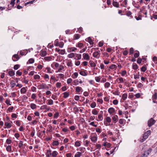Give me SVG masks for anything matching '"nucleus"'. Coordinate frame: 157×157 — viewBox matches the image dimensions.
Masks as SVG:
<instances>
[{
	"mask_svg": "<svg viewBox=\"0 0 157 157\" xmlns=\"http://www.w3.org/2000/svg\"><path fill=\"white\" fill-rule=\"evenodd\" d=\"M26 92V90L25 87L22 88L21 90V92L22 94H24Z\"/></svg>",
	"mask_w": 157,
	"mask_h": 157,
	"instance_id": "obj_18",
	"label": "nucleus"
},
{
	"mask_svg": "<svg viewBox=\"0 0 157 157\" xmlns=\"http://www.w3.org/2000/svg\"><path fill=\"white\" fill-rule=\"evenodd\" d=\"M61 86V84L60 82H57L56 84V86L58 88H60Z\"/></svg>",
	"mask_w": 157,
	"mask_h": 157,
	"instance_id": "obj_46",
	"label": "nucleus"
},
{
	"mask_svg": "<svg viewBox=\"0 0 157 157\" xmlns=\"http://www.w3.org/2000/svg\"><path fill=\"white\" fill-rule=\"evenodd\" d=\"M124 121V119H120V120L119 121V123L121 124H122L123 123V121Z\"/></svg>",
	"mask_w": 157,
	"mask_h": 157,
	"instance_id": "obj_62",
	"label": "nucleus"
},
{
	"mask_svg": "<svg viewBox=\"0 0 157 157\" xmlns=\"http://www.w3.org/2000/svg\"><path fill=\"white\" fill-rule=\"evenodd\" d=\"M5 125L8 128H10L12 126L11 124L10 123L7 122H5Z\"/></svg>",
	"mask_w": 157,
	"mask_h": 157,
	"instance_id": "obj_13",
	"label": "nucleus"
},
{
	"mask_svg": "<svg viewBox=\"0 0 157 157\" xmlns=\"http://www.w3.org/2000/svg\"><path fill=\"white\" fill-rule=\"evenodd\" d=\"M134 49L133 48H131L130 49L129 53L130 54H132L133 53Z\"/></svg>",
	"mask_w": 157,
	"mask_h": 157,
	"instance_id": "obj_49",
	"label": "nucleus"
},
{
	"mask_svg": "<svg viewBox=\"0 0 157 157\" xmlns=\"http://www.w3.org/2000/svg\"><path fill=\"white\" fill-rule=\"evenodd\" d=\"M68 49L70 50V52H74L75 51V50H76L77 49V48H74V47H72L71 48H68Z\"/></svg>",
	"mask_w": 157,
	"mask_h": 157,
	"instance_id": "obj_30",
	"label": "nucleus"
},
{
	"mask_svg": "<svg viewBox=\"0 0 157 157\" xmlns=\"http://www.w3.org/2000/svg\"><path fill=\"white\" fill-rule=\"evenodd\" d=\"M98 112L95 109H94L92 111V113L94 115H97L98 113Z\"/></svg>",
	"mask_w": 157,
	"mask_h": 157,
	"instance_id": "obj_35",
	"label": "nucleus"
},
{
	"mask_svg": "<svg viewBox=\"0 0 157 157\" xmlns=\"http://www.w3.org/2000/svg\"><path fill=\"white\" fill-rule=\"evenodd\" d=\"M80 35L78 34H75L74 35V37L75 39H78L80 37Z\"/></svg>",
	"mask_w": 157,
	"mask_h": 157,
	"instance_id": "obj_39",
	"label": "nucleus"
},
{
	"mask_svg": "<svg viewBox=\"0 0 157 157\" xmlns=\"http://www.w3.org/2000/svg\"><path fill=\"white\" fill-rule=\"evenodd\" d=\"M72 81V79L71 78H68V79H67V82L68 84H69Z\"/></svg>",
	"mask_w": 157,
	"mask_h": 157,
	"instance_id": "obj_63",
	"label": "nucleus"
},
{
	"mask_svg": "<svg viewBox=\"0 0 157 157\" xmlns=\"http://www.w3.org/2000/svg\"><path fill=\"white\" fill-rule=\"evenodd\" d=\"M90 139L93 142L95 143L97 140V137L96 136H95L91 137Z\"/></svg>",
	"mask_w": 157,
	"mask_h": 157,
	"instance_id": "obj_11",
	"label": "nucleus"
},
{
	"mask_svg": "<svg viewBox=\"0 0 157 157\" xmlns=\"http://www.w3.org/2000/svg\"><path fill=\"white\" fill-rule=\"evenodd\" d=\"M59 115V113L58 112H56V113L54 114V118L56 119L57 118Z\"/></svg>",
	"mask_w": 157,
	"mask_h": 157,
	"instance_id": "obj_36",
	"label": "nucleus"
},
{
	"mask_svg": "<svg viewBox=\"0 0 157 157\" xmlns=\"http://www.w3.org/2000/svg\"><path fill=\"white\" fill-rule=\"evenodd\" d=\"M17 74L19 76H21L22 75V72H20L19 70L17 71L16 72Z\"/></svg>",
	"mask_w": 157,
	"mask_h": 157,
	"instance_id": "obj_64",
	"label": "nucleus"
},
{
	"mask_svg": "<svg viewBox=\"0 0 157 157\" xmlns=\"http://www.w3.org/2000/svg\"><path fill=\"white\" fill-rule=\"evenodd\" d=\"M19 67V65L18 64H16L14 66L13 68L15 70H17Z\"/></svg>",
	"mask_w": 157,
	"mask_h": 157,
	"instance_id": "obj_56",
	"label": "nucleus"
},
{
	"mask_svg": "<svg viewBox=\"0 0 157 157\" xmlns=\"http://www.w3.org/2000/svg\"><path fill=\"white\" fill-rule=\"evenodd\" d=\"M96 105V104L95 102H92L91 104V106L92 108H94Z\"/></svg>",
	"mask_w": 157,
	"mask_h": 157,
	"instance_id": "obj_40",
	"label": "nucleus"
},
{
	"mask_svg": "<svg viewBox=\"0 0 157 157\" xmlns=\"http://www.w3.org/2000/svg\"><path fill=\"white\" fill-rule=\"evenodd\" d=\"M100 56V53L98 52H95L93 54V56L97 59H98Z\"/></svg>",
	"mask_w": 157,
	"mask_h": 157,
	"instance_id": "obj_5",
	"label": "nucleus"
},
{
	"mask_svg": "<svg viewBox=\"0 0 157 157\" xmlns=\"http://www.w3.org/2000/svg\"><path fill=\"white\" fill-rule=\"evenodd\" d=\"M40 78V76L38 75H36L34 76V78L35 79H39Z\"/></svg>",
	"mask_w": 157,
	"mask_h": 157,
	"instance_id": "obj_47",
	"label": "nucleus"
},
{
	"mask_svg": "<svg viewBox=\"0 0 157 157\" xmlns=\"http://www.w3.org/2000/svg\"><path fill=\"white\" fill-rule=\"evenodd\" d=\"M117 67V66L115 64H112L109 67V68L112 69H114L115 68H116Z\"/></svg>",
	"mask_w": 157,
	"mask_h": 157,
	"instance_id": "obj_29",
	"label": "nucleus"
},
{
	"mask_svg": "<svg viewBox=\"0 0 157 157\" xmlns=\"http://www.w3.org/2000/svg\"><path fill=\"white\" fill-rule=\"evenodd\" d=\"M60 68L58 69V71H56V72L57 73L59 71H61L64 68L63 67L62 65H60Z\"/></svg>",
	"mask_w": 157,
	"mask_h": 157,
	"instance_id": "obj_42",
	"label": "nucleus"
},
{
	"mask_svg": "<svg viewBox=\"0 0 157 157\" xmlns=\"http://www.w3.org/2000/svg\"><path fill=\"white\" fill-rule=\"evenodd\" d=\"M108 111L110 114H114L115 112L114 109H109Z\"/></svg>",
	"mask_w": 157,
	"mask_h": 157,
	"instance_id": "obj_9",
	"label": "nucleus"
},
{
	"mask_svg": "<svg viewBox=\"0 0 157 157\" xmlns=\"http://www.w3.org/2000/svg\"><path fill=\"white\" fill-rule=\"evenodd\" d=\"M16 124L17 125L19 126L21 125L20 121H16Z\"/></svg>",
	"mask_w": 157,
	"mask_h": 157,
	"instance_id": "obj_59",
	"label": "nucleus"
},
{
	"mask_svg": "<svg viewBox=\"0 0 157 157\" xmlns=\"http://www.w3.org/2000/svg\"><path fill=\"white\" fill-rule=\"evenodd\" d=\"M125 80V79H124L122 78L121 77L117 78L116 80V81L119 83H123L124 81Z\"/></svg>",
	"mask_w": 157,
	"mask_h": 157,
	"instance_id": "obj_6",
	"label": "nucleus"
},
{
	"mask_svg": "<svg viewBox=\"0 0 157 157\" xmlns=\"http://www.w3.org/2000/svg\"><path fill=\"white\" fill-rule=\"evenodd\" d=\"M101 145L100 144H97L96 145V147L97 149H100L101 148Z\"/></svg>",
	"mask_w": 157,
	"mask_h": 157,
	"instance_id": "obj_60",
	"label": "nucleus"
},
{
	"mask_svg": "<svg viewBox=\"0 0 157 157\" xmlns=\"http://www.w3.org/2000/svg\"><path fill=\"white\" fill-rule=\"evenodd\" d=\"M52 155L51 151L50 150H48L46 153L47 157H49L50 155Z\"/></svg>",
	"mask_w": 157,
	"mask_h": 157,
	"instance_id": "obj_19",
	"label": "nucleus"
},
{
	"mask_svg": "<svg viewBox=\"0 0 157 157\" xmlns=\"http://www.w3.org/2000/svg\"><path fill=\"white\" fill-rule=\"evenodd\" d=\"M83 56L85 59L86 60H89L90 57L88 54L84 53L83 54Z\"/></svg>",
	"mask_w": 157,
	"mask_h": 157,
	"instance_id": "obj_8",
	"label": "nucleus"
},
{
	"mask_svg": "<svg viewBox=\"0 0 157 157\" xmlns=\"http://www.w3.org/2000/svg\"><path fill=\"white\" fill-rule=\"evenodd\" d=\"M110 84L108 82H106L105 83V88H108L110 86Z\"/></svg>",
	"mask_w": 157,
	"mask_h": 157,
	"instance_id": "obj_38",
	"label": "nucleus"
},
{
	"mask_svg": "<svg viewBox=\"0 0 157 157\" xmlns=\"http://www.w3.org/2000/svg\"><path fill=\"white\" fill-rule=\"evenodd\" d=\"M151 132L150 130H148L144 134L143 136V139H142V140L141 142H142L144 141V140L147 138L148 136L151 134Z\"/></svg>",
	"mask_w": 157,
	"mask_h": 157,
	"instance_id": "obj_2",
	"label": "nucleus"
},
{
	"mask_svg": "<svg viewBox=\"0 0 157 157\" xmlns=\"http://www.w3.org/2000/svg\"><path fill=\"white\" fill-rule=\"evenodd\" d=\"M67 65L68 67H72V66L71 62H68Z\"/></svg>",
	"mask_w": 157,
	"mask_h": 157,
	"instance_id": "obj_61",
	"label": "nucleus"
},
{
	"mask_svg": "<svg viewBox=\"0 0 157 157\" xmlns=\"http://www.w3.org/2000/svg\"><path fill=\"white\" fill-rule=\"evenodd\" d=\"M6 150L7 151L9 152H11V146L10 145H8L6 148Z\"/></svg>",
	"mask_w": 157,
	"mask_h": 157,
	"instance_id": "obj_28",
	"label": "nucleus"
},
{
	"mask_svg": "<svg viewBox=\"0 0 157 157\" xmlns=\"http://www.w3.org/2000/svg\"><path fill=\"white\" fill-rule=\"evenodd\" d=\"M13 57H14L16 59H13V60L14 61H16L19 59V57L17 55H14L13 56Z\"/></svg>",
	"mask_w": 157,
	"mask_h": 157,
	"instance_id": "obj_20",
	"label": "nucleus"
},
{
	"mask_svg": "<svg viewBox=\"0 0 157 157\" xmlns=\"http://www.w3.org/2000/svg\"><path fill=\"white\" fill-rule=\"evenodd\" d=\"M112 119L114 123H116L117 121L118 117L117 115H114L112 117Z\"/></svg>",
	"mask_w": 157,
	"mask_h": 157,
	"instance_id": "obj_10",
	"label": "nucleus"
},
{
	"mask_svg": "<svg viewBox=\"0 0 157 157\" xmlns=\"http://www.w3.org/2000/svg\"><path fill=\"white\" fill-rule=\"evenodd\" d=\"M79 74L82 76H85L87 75V74L84 71H80L79 72Z\"/></svg>",
	"mask_w": 157,
	"mask_h": 157,
	"instance_id": "obj_22",
	"label": "nucleus"
},
{
	"mask_svg": "<svg viewBox=\"0 0 157 157\" xmlns=\"http://www.w3.org/2000/svg\"><path fill=\"white\" fill-rule=\"evenodd\" d=\"M9 74L11 76H13L15 75L14 71L13 70L10 71H9Z\"/></svg>",
	"mask_w": 157,
	"mask_h": 157,
	"instance_id": "obj_14",
	"label": "nucleus"
},
{
	"mask_svg": "<svg viewBox=\"0 0 157 157\" xmlns=\"http://www.w3.org/2000/svg\"><path fill=\"white\" fill-rule=\"evenodd\" d=\"M63 42H62L60 43V44H59L58 46H59V47L62 48L63 47Z\"/></svg>",
	"mask_w": 157,
	"mask_h": 157,
	"instance_id": "obj_48",
	"label": "nucleus"
},
{
	"mask_svg": "<svg viewBox=\"0 0 157 157\" xmlns=\"http://www.w3.org/2000/svg\"><path fill=\"white\" fill-rule=\"evenodd\" d=\"M81 142L80 141H76L75 144V146L76 147L80 146L81 145Z\"/></svg>",
	"mask_w": 157,
	"mask_h": 157,
	"instance_id": "obj_17",
	"label": "nucleus"
},
{
	"mask_svg": "<svg viewBox=\"0 0 157 157\" xmlns=\"http://www.w3.org/2000/svg\"><path fill=\"white\" fill-rule=\"evenodd\" d=\"M58 153L56 151H54L52 152V155L53 157H56V156L57 155Z\"/></svg>",
	"mask_w": 157,
	"mask_h": 157,
	"instance_id": "obj_23",
	"label": "nucleus"
},
{
	"mask_svg": "<svg viewBox=\"0 0 157 157\" xmlns=\"http://www.w3.org/2000/svg\"><path fill=\"white\" fill-rule=\"evenodd\" d=\"M12 141L11 140L7 139L6 140V143L8 144H10L11 143Z\"/></svg>",
	"mask_w": 157,
	"mask_h": 157,
	"instance_id": "obj_54",
	"label": "nucleus"
},
{
	"mask_svg": "<svg viewBox=\"0 0 157 157\" xmlns=\"http://www.w3.org/2000/svg\"><path fill=\"white\" fill-rule=\"evenodd\" d=\"M138 67L136 64L133 65L132 66V68L133 69L136 70L138 68Z\"/></svg>",
	"mask_w": 157,
	"mask_h": 157,
	"instance_id": "obj_50",
	"label": "nucleus"
},
{
	"mask_svg": "<svg viewBox=\"0 0 157 157\" xmlns=\"http://www.w3.org/2000/svg\"><path fill=\"white\" fill-rule=\"evenodd\" d=\"M98 117L100 121H101L103 119L102 116L101 114L99 115Z\"/></svg>",
	"mask_w": 157,
	"mask_h": 157,
	"instance_id": "obj_51",
	"label": "nucleus"
},
{
	"mask_svg": "<svg viewBox=\"0 0 157 157\" xmlns=\"http://www.w3.org/2000/svg\"><path fill=\"white\" fill-rule=\"evenodd\" d=\"M82 155V153L79 152H77L75 155V157H79Z\"/></svg>",
	"mask_w": 157,
	"mask_h": 157,
	"instance_id": "obj_21",
	"label": "nucleus"
},
{
	"mask_svg": "<svg viewBox=\"0 0 157 157\" xmlns=\"http://www.w3.org/2000/svg\"><path fill=\"white\" fill-rule=\"evenodd\" d=\"M52 98L55 100H56L57 99V97L54 94H52Z\"/></svg>",
	"mask_w": 157,
	"mask_h": 157,
	"instance_id": "obj_57",
	"label": "nucleus"
},
{
	"mask_svg": "<svg viewBox=\"0 0 157 157\" xmlns=\"http://www.w3.org/2000/svg\"><path fill=\"white\" fill-rule=\"evenodd\" d=\"M113 5L116 7H119V3L117 2L113 1Z\"/></svg>",
	"mask_w": 157,
	"mask_h": 157,
	"instance_id": "obj_12",
	"label": "nucleus"
},
{
	"mask_svg": "<svg viewBox=\"0 0 157 157\" xmlns=\"http://www.w3.org/2000/svg\"><path fill=\"white\" fill-rule=\"evenodd\" d=\"M87 40L88 42L90 44H93V42L90 37H88Z\"/></svg>",
	"mask_w": 157,
	"mask_h": 157,
	"instance_id": "obj_25",
	"label": "nucleus"
},
{
	"mask_svg": "<svg viewBox=\"0 0 157 157\" xmlns=\"http://www.w3.org/2000/svg\"><path fill=\"white\" fill-rule=\"evenodd\" d=\"M75 54L73 53H71L68 55L67 56L69 58H72L74 57Z\"/></svg>",
	"mask_w": 157,
	"mask_h": 157,
	"instance_id": "obj_26",
	"label": "nucleus"
},
{
	"mask_svg": "<svg viewBox=\"0 0 157 157\" xmlns=\"http://www.w3.org/2000/svg\"><path fill=\"white\" fill-rule=\"evenodd\" d=\"M155 121L153 118H151L148 121V125L149 127H150L153 125L155 123Z\"/></svg>",
	"mask_w": 157,
	"mask_h": 157,
	"instance_id": "obj_4",
	"label": "nucleus"
},
{
	"mask_svg": "<svg viewBox=\"0 0 157 157\" xmlns=\"http://www.w3.org/2000/svg\"><path fill=\"white\" fill-rule=\"evenodd\" d=\"M152 99L153 102L157 103V101H156L157 99V90H154V94L152 97Z\"/></svg>",
	"mask_w": 157,
	"mask_h": 157,
	"instance_id": "obj_1",
	"label": "nucleus"
},
{
	"mask_svg": "<svg viewBox=\"0 0 157 157\" xmlns=\"http://www.w3.org/2000/svg\"><path fill=\"white\" fill-rule=\"evenodd\" d=\"M53 64H54V66L56 67H58L59 66V64L56 62H54L53 63Z\"/></svg>",
	"mask_w": 157,
	"mask_h": 157,
	"instance_id": "obj_44",
	"label": "nucleus"
},
{
	"mask_svg": "<svg viewBox=\"0 0 157 157\" xmlns=\"http://www.w3.org/2000/svg\"><path fill=\"white\" fill-rule=\"evenodd\" d=\"M101 78L98 77H95V80L98 82H99L100 81Z\"/></svg>",
	"mask_w": 157,
	"mask_h": 157,
	"instance_id": "obj_41",
	"label": "nucleus"
},
{
	"mask_svg": "<svg viewBox=\"0 0 157 157\" xmlns=\"http://www.w3.org/2000/svg\"><path fill=\"white\" fill-rule=\"evenodd\" d=\"M63 97L65 98H67L69 95V93L67 92H64L63 93Z\"/></svg>",
	"mask_w": 157,
	"mask_h": 157,
	"instance_id": "obj_33",
	"label": "nucleus"
},
{
	"mask_svg": "<svg viewBox=\"0 0 157 157\" xmlns=\"http://www.w3.org/2000/svg\"><path fill=\"white\" fill-rule=\"evenodd\" d=\"M23 142L22 141H20L19 143L18 144V147L19 148H21L23 145Z\"/></svg>",
	"mask_w": 157,
	"mask_h": 157,
	"instance_id": "obj_34",
	"label": "nucleus"
},
{
	"mask_svg": "<svg viewBox=\"0 0 157 157\" xmlns=\"http://www.w3.org/2000/svg\"><path fill=\"white\" fill-rule=\"evenodd\" d=\"M65 49L64 50H60L59 54L61 55H63L65 54Z\"/></svg>",
	"mask_w": 157,
	"mask_h": 157,
	"instance_id": "obj_31",
	"label": "nucleus"
},
{
	"mask_svg": "<svg viewBox=\"0 0 157 157\" xmlns=\"http://www.w3.org/2000/svg\"><path fill=\"white\" fill-rule=\"evenodd\" d=\"M34 59L32 58L30 59L29 60V61L30 63H33L34 62Z\"/></svg>",
	"mask_w": 157,
	"mask_h": 157,
	"instance_id": "obj_52",
	"label": "nucleus"
},
{
	"mask_svg": "<svg viewBox=\"0 0 157 157\" xmlns=\"http://www.w3.org/2000/svg\"><path fill=\"white\" fill-rule=\"evenodd\" d=\"M106 121H104V124L105 125L107 126V122L109 123L111 121V119L110 117H107L105 119Z\"/></svg>",
	"mask_w": 157,
	"mask_h": 157,
	"instance_id": "obj_7",
	"label": "nucleus"
},
{
	"mask_svg": "<svg viewBox=\"0 0 157 157\" xmlns=\"http://www.w3.org/2000/svg\"><path fill=\"white\" fill-rule=\"evenodd\" d=\"M46 69L47 70V73H52V72L51 71V69L49 67H47L46 68Z\"/></svg>",
	"mask_w": 157,
	"mask_h": 157,
	"instance_id": "obj_53",
	"label": "nucleus"
},
{
	"mask_svg": "<svg viewBox=\"0 0 157 157\" xmlns=\"http://www.w3.org/2000/svg\"><path fill=\"white\" fill-rule=\"evenodd\" d=\"M94 154L95 157H98V156L100 155L99 150L96 151L94 153Z\"/></svg>",
	"mask_w": 157,
	"mask_h": 157,
	"instance_id": "obj_15",
	"label": "nucleus"
},
{
	"mask_svg": "<svg viewBox=\"0 0 157 157\" xmlns=\"http://www.w3.org/2000/svg\"><path fill=\"white\" fill-rule=\"evenodd\" d=\"M146 70V67L144 66H143L141 68V71L143 72H145Z\"/></svg>",
	"mask_w": 157,
	"mask_h": 157,
	"instance_id": "obj_43",
	"label": "nucleus"
},
{
	"mask_svg": "<svg viewBox=\"0 0 157 157\" xmlns=\"http://www.w3.org/2000/svg\"><path fill=\"white\" fill-rule=\"evenodd\" d=\"M52 144L53 146H57L58 145L59 142L55 140L53 141Z\"/></svg>",
	"mask_w": 157,
	"mask_h": 157,
	"instance_id": "obj_32",
	"label": "nucleus"
},
{
	"mask_svg": "<svg viewBox=\"0 0 157 157\" xmlns=\"http://www.w3.org/2000/svg\"><path fill=\"white\" fill-rule=\"evenodd\" d=\"M82 90V88L78 86L76 88V90L78 93L80 92Z\"/></svg>",
	"mask_w": 157,
	"mask_h": 157,
	"instance_id": "obj_24",
	"label": "nucleus"
},
{
	"mask_svg": "<svg viewBox=\"0 0 157 157\" xmlns=\"http://www.w3.org/2000/svg\"><path fill=\"white\" fill-rule=\"evenodd\" d=\"M77 55V59L78 60H79L81 59V55L79 54H75Z\"/></svg>",
	"mask_w": 157,
	"mask_h": 157,
	"instance_id": "obj_37",
	"label": "nucleus"
},
{
	"mask_svg": "<svg viewBox=\"0 0 157 157\" xmlns=\"http://www.w3.org/2000/svg\"><path fill=\"white\" fill-rule=\"evenodd\" d=\"M35 130L33 129L31 133V136H32V137H33L35 135Z\"/></svg>",
	"mask_w": 157,
	"mask_h": 157,
	"instance_id": "obj_45",
	"label": "nucleus"
},
{
	"mask_svg": "<svg viewBox=\"0 0 157 157\" xmlns=\"http://www.w3.org/2000/svg\"><path fill=\"white\" fill-rule=\"evenodd\" d=\"M48 104L50 105H52L53 103V101L52 99H50L48 100Z\"/></svg>",
	"mask_w": 157,
	"mask_h": 157,
	"instance_id": "obj_58",
	"label": "nucleus"
},
{
	"mask_svg": "<svg viewBox=\"0 0 157 157\" xmlns=\"http://www.w3.org/2000/svg\"><path fill=\"white\" fill-rule=\"evenodd\" d=\"M152 151L151 148H149L148 150L144 151L142 154L141 157H147L149 155Z\"/></svg>",
	"mask_w": 157,
	"mask_h": 157,
	"instance_id": "obj_3",
	"label": "nucleus"
},
{
	"mask_svg": "<svg viewBox=\"0 0 157 157\" xmlns=\"http://www.w3.org/2000/svg\"><path fill=\"white\" fill-rule=\"evenodd\" d=\"M127 94H124L122 96V98L124 100H125L127 98Z\"/></svg>",
	"mask_w": 157,
	"mask_h": 157,
	"instance_id": "obj_27",
	"label": "nucleus"
},
{
	"mask_svg": "<svg viewBox=\"0 0 157 157\" xmlns=\"http://www.w3.org/2000/svg\"><path fill=\"white\" fill-rule=\"evenodd\" d=\"M36 95L35 94H33L31 95V98L33 99H35L36 98Z\"/></svg>",
	"mask_w": 157,
	"mask_h": 157,
	"instance_id": "obj_55",
	"label": "nucleus"
},
{
	"mask_svg": "<svg viewBox=\"0 0 157 157\" xmlns=\"http://www.w3.org/2000/svg\"><path fill=\"white\" fill-rule=\"evenodd\" d=\"M10 84L11 85V87L12 88H13L16 85V83H15L14 81L13 80H12L11 81Z\"/></svg>",
	"mask_w": 157,
	"mask_h": 157,
	"instance_id": "obj_16",
	"label": "nucleus"
}]
</instances>
